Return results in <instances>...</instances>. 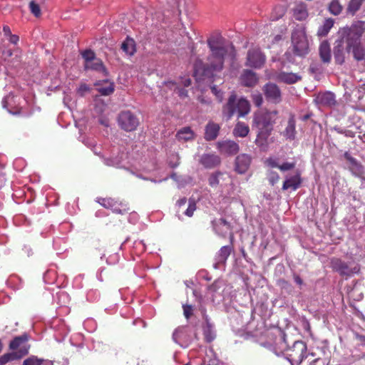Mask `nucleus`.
<instances>
[{
	"mask_svg": "<svg viewBox=\"0 0 365 365\" xmlns=\"http://www.w3.org/2000/svg\"><path fill=\"white\" fill-rule=\"evenodd\" d=\"M210 49V54L207 57V62L197 58L193 64L194 76L197 78L203 76L211 77L214 73L221 71L224 68L225 58L227 55L232 57L235 56L233 45L224 46L221 37H212L207 41Z\"/></svg>",
	"mask_w": 365,
	"mask_h": 365,
	"instance_id": "nucleus-1",
	"label": "nucleus"
},
{
	"mask_svg": "<svg viewBox=\"0 0 365 365\" xmlns=\"http://www.w3.org/2000/svg\"><path fill=\"white\" fill-rule=\"evenodd\" d=\"M365 31L364 24L357 21L350 26L341 28L342 39L345 41L346 51L352 53L354 58L361 61L365 56V48L361 42V38Z\"/></svg>",
	"mask_w": 365,
	"mask_h": 365,
	"instance_id": "nucleus-2",
	"label": "nucleus"
},
{
	"mask_svg": "<svg viewBox=\"0 0 365 365\" xmlns=\"http://www.w3.org/2000/svg\"><path fill=\"white\" fill-rule=\"evenodd\" d=\"M254 122L259 130L255 143L262 145L272 130V121L270 115H255Z\"/></svg>",
	"mask_w": 365,
	"mask_h": 365,
	"instance_id": "nucleus-3",
	"label": "nucleus"
},
{
	"mask_svg": "<svg viewBox=\"0 0 365 365\" xmlns=\"http://www.w3.org/2000/svg\"><path fill=\"white\" fill-rule=\"evenodd\" d=\"M225 108L228 114H248L250 110V103L246 98H237L236 94L232 93L229 97Z\"/></svg>",
	"mask_w": 365,
	"mask_h": 365,
	"instance_id": "nucleus-4",
	"label": "nucleus"
},
{
	"mask_svg": "<svg viewBox=\"0 0 365 365\" xmlns=\"http://www.w3.org/2000/svg\"><path fill=\"white\" fill-rule=\"evenodd\" d=\"M307 350V347L305 342L301 340L296 341L287 353V359L291 364L294 365V363L301 364L308 356Z\"/></svg>",
	"mask_w": 365,
	"mask_h": 365,
	"instance_id": "nucleus-5",
	"label": "nucleus"
},
{
	"mask_svg": "<svg viewBox=\"0 0 365 365\" xmlns=\"http://www.w3.org/2000/svg\"><path fill=\"white\" fill-rule=\"evenodd\" d=\"M292 43L295 55L303 57L309 53L308 41L303 31H294L292 35Z\"/></svg>",
	"mask_w": 365,
	"mask_h": 365,
	"instance_id": "nucleus-6",
	"label": "nucleus"
},
{
	"mask_svg": "<svg viewBox=\"0 0 365 365\" xmlns=\"http://www.w3.org/2000/svg\"><path fill=\"white\" fill-rule=\"evenodd\" d=\"M330 267L334 271L339 272L341 276H351L353 274L359 273L360 271L358 265L350 267L348 263L337 257L331 259Z\"/></svg>",
	"mask_w": 365,
	"mask_h": 365,
	"instance_id": "nucleus-7",
	"label": "nucleus"
},
{
	"mask_svg": "<svg viewBox=\"0 0 365 365\" xmlns=\"http://www.w3.org/2000/svg\"><path fill=\"white\" fill-rule=\"evenodd\" d=\"M265 56L259 48H252L248 50L245 65L255 68H261L265 62Z\"/></svg>",
	"mask_w": 365,
	"mask_h": 365,
	"instance_id": "nucleus-8",
	"label": "nucleus"
},
{
	"mask_svg": "<svg viewBox=\"0 0 365 365\" xmlns=\"http://www.w3.org/2000/svg\"><path fill=\"white\" fill-rule=\"evenodd\" d=\"M117 121L120 128L126 132L136 130L140 124L136 115H118Z\"/></svg>",
	"mask_w": 365,
	"mask_h": 365,
	"instance_id": "nucleus-9",
	"label": "nucleus"
},
{
	"mask_svg": "<svg viewBox=\"0 0 365 365\" xmlns=\"http://www.w3.org/2000/svg\"><path fill=\"white\" fill-rule=\"evenodd\" d=\"M344 43L345 41L342 39L340 29L338 31V39L335 41L333 51L335 63L339 65H342L345 62V53L346 51L344 46Z\"/></svg>",
	"mask_w": 365,
	"mask_h": 365,
	"instance_id": "nucleus-10",
	"label": "nucleus"
},
{
	"mask_svg": "<svg viewBox=\"0 0 365 365\" xmlns=\"http://www.w3.org/2000/svg\"><path fill=\"white\" fill-rule=\"evenodd\" d=\"M263 91L267 101L274 103H278L281 101V91L276 84L272 83H266L263 87Z\"/></svg>",
	"mask_w": 365,
	"mask_h": 365,
	"instance_id": "nucleus-11",
	"label": "nucleus"
},
{
	"mask_svg": "<svg viewBox=\"0 0 365 365\" xmlns=\"http://www.w3.org/2000/svg\"><path fill=\"white\" fill-rule=\"evenodd\" d=\"M252 158L247 154H240L237 156L235 162V170L239 174H245L249 169Z\"/></svg>",
	"mask_w": 365,
	"mask_h": 365,
	"instance_id": "nucleus-12",
	"label": "nucleus"
},
{
	"mask_svg": "<svg viewBox=\"0 0 365 365\" xmlns=\"http://www.w3.org/2000/svg\"><path fill=\"white\" fill-rule=\"evenodd\" d=\"M217 146L221 153L230 155L237 154L240 150L239 145L230 140L218 142Z\"/></svg>",
	"mask_w": 365,
	"mask_h": 365,
	"instance_id": "nucleus-13",
	"label": "nucleus"
},
{
	"mask_svg": "<svg viewBox=\"0 0 365 365\" xmlns=\"http://www.w3.org/2000/svg\"><path fill=\"white\" fill-rule=\"evenodd\" d=\"M344 158L349 163L350 171L356 176L360 177L364 173L363 165L356 159L351 157L349 152H345Z\"/></svg>",
	"mask_w": 365,
	"mask_h": 365,
	"instance_id": "nucleus-14",
	"label": "nucleus"
},
{
	"mask_svg": "<svg viewBox=\"0 0 365 365\" xmlns=\"http://www.w3.org/2000/svg\"><path fill=\"white\" fill-rule=\"evenodd\" d=\"M302 183V179L301 177V173L297 170L294 175L289 177L286 179L282 185V190H287L292 189L293 190H297Z\"/></svg>",
	"mask_w": 365,
	"mask_h": 365,
	"instance_id": "nucleus-15",
	"label": "nucleus"
},
{
	"mask_svg": "<svg viewBox=\"0 0 365 365\" xmlns=\"http://www.w3.org/2000/svg\"><path fill=\"white\" fill-rule=\"evenodd\" d=\"M200 163L205 168H213L219 165L221 163L220 158L213 153L203 154L200 160Z\"/></svg>",
	"mask_w": 365,
	"mask_h": 365,
	"instance_id": "nucleus-16",
	"label": "nucleus"
},
{
	"mask_svg": "<svg viewBox=\"0 0 365 365\" xmlns=\"http://www.w3.org/2000/svg\"><path fill=\"white\" fill-rule=\"evenodd\" d=\"M29 353V349L26 347H21L16 352L6 353L0 357V365H4L9 361L19 359L26 356Z\"/></svg>",
	"mask_w": 365,
	"mask_h": 365,
	"instance_id": "nucleus-17",
	"label": "nucleus"
},
{
	"mask_svg": "<svg viewBox=\"0 0 365 365\" xmlns=\"http://www.w3.org/2000/svg\"><path fill=\"white\" fill-rule=\"evenodd\" d=\"M315 101L317 104L323 106L331 107L336 104L335 96L331 92L319 93Z\"/></svg>",
	"mask_w": 365,
	"mask_h": 365,
	"instance_id": "nucleus-18",
	"label": "nucleus"
},
{
	"mask_svg": "<svg viewBox=\"0 0 365 365\" xmlns=\"http://www.w3.org/2000/svg\"><path fill=\"white\" fill-rule=\"evenodd\" d=\"M241 83L246 87H254L258 81L256 73L250 70H245L240 77Z\"/></svg>",
	"mask_w": 365,
	"mask_h": 365,
	"instance_id": "nucleus-19",
	"label": "nucleus"
},
{
	"mask_svg": "<svg viewBox=\"0 0 365 365\" xmlns=\"http://www.w3.org/2000/svg\"><path fill=\"white\" fill-rule=\"evenodd\" d=\"M276 79L279 82H282L287 84H293L300 81L302 77L297 73L282 71L277 75Z\"/></svg>",
	"mask_w": 365,
	"mask_h": 365,
	"instance_id": "nucleus-20",
	"label": "nucleus"
},
{
	"mask_svg": "<svg viewBox=\"0 0 365 365\" xmlns=\"http://www.w3.org/2000/svg\"><path fill=\"white\" fill-rule=\"evenodd\" d=\"M95 86H98L97 90L103 96H109L114 92L113 83L108 80L97 81Z\"/></svg>",
	"mask_w": 365,
	"mask_h": 365,
	"instance_id": "nucleus-21",
	"label": "nucleus"
},
{
	"mask_svg": "<svg viewBox=\"0 0 365 365\" xmlns=\"http://www.w3.org/2000/svg\"><path fill=\"white\" fill-rule=\"evenodd\" d=\"M319 53L321 60L326 63L331 61V48L329 43L324 41H322L319 48Z\"/></svg>",
	"mask_w": 365,
	"mask_h": 365,
	"instance_id": "nucleus-22",
	"label": "nucleus"
},
{
	"mask_svg": "<svg viewBox=\"0 0 365 365\" xmlns=\"http://www.w3.org/2000/svg\"><path fill=\"white\" fill-rule=\"evenodd\" d=\"M220 125L217 123H209L205 128V138L206 140H213L216 139L220 130Z\"/></svg>",
	"mask_w": 365,
	"mask_h": 365,
	"instance_id": "nucleus-23",
	"label": "nucleus"
},
{
	"mask_svg": "<svg viewBox=\"0 0 365 365\" xmlns=\"http://www.w3.org/2000/svg\"><path fill=\"white\" fill-rule=\"evenodd\" d=\"M29 340V336L27 334H24L21 336H18L14 338V339L9 343V349L11 350H16L18 348L19 349L21 347L29 348V346H24L23 344H26Z\"/></svg>",
	"mask_w": 365,
	"mask_h": 365,
	"instance_id": "nucleus-24",
	"label": "nucleus"
},
{
	"mask_svg": "<svg viewBox=\"0 0 365 365\" xmlns=\"http://www.w3.org/2000/svg\"><path fill=\"white\" fill-rule=\"evenodd\" d=\"M250 132V128L247 124L238 121L232 131L235 137L245 138Z\"/></svg>",
	"mask_w": 365,
	"mask_h": 365,
	"instance_id": "nucleus-25",
	"label": "nucleus"
},
{
	"mask_svg": "<svg viewBox=\"0 0 365 365\" xmlns=\"http://www.w3.org/2000/svg\"><path fill=\"white\" fill-rule=\"evenodd\" d=\"M232 250V245H226L222 247L217 255V263L225 264Z\"/></svg>",
	"mask_w": 365,
	"mask_h": 365,
	"instance_id": "nucleus-26",
	"label": "nucleus"
},
{
	"mask_svg": "<svg viewBox=\"0 0 365 365\" xmlns=\"http://www.w3.org/2000/svg\"><path fill=\"white\" fill-rule=\"evenodd\" d=\"M121 49L129 56H133L136 51L135 42V41L127 37L125 40L121 44Z\"/></svg>",
	"mask_w": 365,
	"mask_h": 365,
	"instance_id": "nucleus-27",
	"label": "nucleus"
},
{
	"mask_svg": "<svg viewBox=\"0 0 365 365\" xmlns=\"http://www.w3.org/2000/svg\"><path fill=\"white\" fill-rule=\"evenodd\" d=\"M176 138L179 140H183L186 142L194 139L195 134L190 127H184L178 131Z\"/></svg>",
	"mask_w": 365,
	"mask_h": 365,
	"instance_id": "nucleus-28",
	"label": "nucleus"
},
{
	"mask_svg": "<svg viewBox=\"0 0 365 365\" xmlns=\"http://www.w3.org/2000/svg\"><path fill=\"white\" fill-rule=\"evenodd\" d=\"M84 68L86 70L91 69L97 71H102L103 73L107 72L102 60L98 58L93 61H91L88 64H85Z\"/></svg>",
	"mask_w": 365,
	"mask_h": 365,
	"instance_id": "nucleus-29",
	"label": "nucleus"
},
{
	"mask_svg": "<svg viewBox=\"0 0 365 365\" xmlns=\"http://www.w3.org/2000/svg\"><path fill=\"white\" fill-rule=\"evenodd\" d=\"M308 16L306 6L304 4L297 5L294 9V16L297 20H304Z\"/></svg>",
	"mask_w": 365,
	"mask_h": 365,
	"instance_id": "nucleus-30",
	"label": "nucleus"
},
{
	"mask_svg": "<svg viewBox=\"0 0 365 365\" xmlns=\"http://www.w3.org/2000/svg\"><path fill=\"white\" fill-rule=\"evenodd\" d=\"M295 120L292 117L288 121L287 126L284 130V136L290 140H294L295 138Z\"/></svg>",
	"mask_w": 365,
	"mask_h": 365,
	"instance_id": "nucleus-31",
	"label": "nucleus"
},
{
	"mask_svg": "<svg viewBox=\"0 0 365 365\" xmlns=\"http://www.w3.org/2000/svg\"><path fill=\"white\" fill-rule=\"evenodd\" d=\"M365 0H350L346 11L348 14L354 15L361 8Z\"/></svg>",
	"mask_w": 365,
	"mask_h": 365,
	"instance_id": "nucleus-32",
	"label": "nucleus"
},
{
	"mask_svg": "<svg viewBox=\"0 0 365 365\" xmlns=\"http://www.w3.org/2000/svg\"><path fill=\"white\" fill-rule=\"evenodd\" d=\"M334 21L332 19H327L324 21L323 25L318 29L319 36H326L334 26Z\"/></svg>",
	"mask_w": 365,
	"mask_h": 365,
	"instance_id": "nucleus-33",
	"label": "nucleus"
},
{
	"mask_svg": "<svg viewBox=\"0 0 365 365\" xmlns=\"http://www.w3.org/2000/svg\"><path fill=\"white\" fill-rule=\"evenodd\" d=\"M203 335L205 341L207 343L212 342L215 338V334L212 330V326L208 321H207L206 327L203 329Z\"/></svg>",
	"mask_w": 365,
	"mask_h": 365,
	"instance_id": "nucleus-34",
	"label": "nucleus"
},
{
	"mask_svg": "<svg viewBox=\"0 0 365 365\" xmlns=\"http://www.w3.org/2000/svg\"><path fill=\"white\" fill-rule=\"evenodd\" d=\"M81 56L85 61V64L93 61L96 58V53L91 49H86L81 53Z\"/></svg>",
	"mask_w": 365,
	"mask_h": 365,
	"instance_id": "nucleus-35",
	"label": "nucleus"
},
{
	"mask_svg": "<svg viewBox=\"0 0 365 365\" xmlns=\"http://www.w3.org/2000/svg\"><path fill=\"white\" fill-rule=\"evenodd\" d=\"M329 11L334 15H339L342 11V6L338 1H332L329 6Z\"/></svg>",
	"mask_w": 365,
	"mask_h": 365,
	"instance_id": "nucleus-36",
	"label": "nucleus"
},
{
	"mask_svg": "<svg viewBox=\"0 0 365 365\" xmlns=\"http://www.w3.org/2000/svg\"><path fill=\"white\" fill-rule=\"evenodd\" d=\"M186 327H180L177 328L173 334V339L175 342L181 340L183 336L186 334Z\"/></svg>",
	"mask_w": 365,
	"mask_h": 365,
	"instance_id": "nucleus-37",
	"label": "nucleus"
},
{
	"mask_svg": "<svg viewBox=\"0 0 365 365\" xmlns=\"http://www.w3.org/2000/svg\"><path fill=\"white\" fill-rule=\"evenodd\" d=\"M112 210L114 213L123 215L129 211V207L126 204H117L115 202V205L113 206Z\"/></svg>",
	"mask_w": 365,
	"mask_h": 365,
	"instance_id": "nucleus-38",
	"label": "nucleus"
},
{
	"mask_svg": "<svg viewBox=\"0 0 365 365\" xmlns=\"http://www.w3.org/2000/svg\"><path fill=\"white\" fill-rule=\"evenodd\" d=\"M42 363V359H39L35 356H31L25 359L22 365H41Z\"/></svg>",
	"mask_w": 365,
	"mask_h": 365,
	"instance_id": "nucleus-39",
	"label": "nucleus"
},
{
	"mask_svg": "<svg viewBox=\"0 0 365 365\" xmlns=\"http://www.w3.org/2000/svg\"><path fill=\"white\" fill-rule=\"evenodd\" d=\"M29 9L31 12L36 16L39 17L41 14L39 5L34 1H31L29 3Z\"/></svg>",
	"mask_w": 365,
	"mask_h": 365,
	"instance_id": "nucleus-40",
	"label": "nucleus"
},
{
	"mask_svg": "<svg viewBox=\"0 0 365 365\" xmlns=\"http://www.w3.org/2000/svg\"><path fill=\"white\" fill-rule=\"evenodd\" d=\"M196 207H196V203H195V200H192V199H190L189 200L188 207L185 210V215H187V217H192V215L194 214V212L196 210Z\"/></svg>",
	"mask_w": 365,
	"mask_h": 365,
	"instance_id": "nucleus-41",
	"label": "nucleus"
},
{
	"mask_svg": "<svg viewBox=\"0 0 365 365\" xmlns=\"http://www.w3.org/2000/svg\"><path fill=\"white\" fill-rule=\"evenodd\" d=\"M221 175V173H212L209 179H208V182H209V185L211 186V187H216L217 185H218L220 181H219V175Z\"/></svg>",
	"mask_w": 365,
	"mask_h": 365,
	"instance_id": "nucleus-42",
	"label": "nucleus"
},
{
	"mask_svg": "<svg viewBox=\"0 0 365 365\" xmlns=\"http://www.w3.org/2000/svg\"><path fill=\"white\" fill-rule=\"evenodd\" d=\"M279 180V175L277 172L271 171L269 173L268 180L271 185H274Z\"/></svg>",
	"mask_w": 365,
	"mask_h": 365,
	"instance_id": "nucleus-43",
	"label": "nucleus"
},
{
	"mask_svg": "<svg viewBox=\"0 0 365 365\" xmlns=\"http://www.w3.org/2000/svg\"><path fill=\"white\" fill-rule=\"evenodd\" d=\"M252 98L253 103L257 107H260L262 105L263 98L260 93L253 94L252 96Z\"/></svg>",
	"mask_w": 365,
	"mask_h": 365,
	"instance_id": "nucleus-44",
	"label": "nucleus"
},
{
	"mask_svg": "<svg viewBox=\"0 0 365 365\" xmlns=\"http://www.w3.org/2000/svg\"><path fill=\"white\" fill-rule=\"evenodd\" d=\"M90 91L89 86L86 83H81L77 89V93L80 96H83L86 93Z\"/></svg>",
	"mask_w": 365,
	"mask_h": 365,
	"instance_id": "nucleus-45",
	"label": "nucleus"
},
{
	"mask_svg": "<svg viewBox=\"0 0 365 365\" xmlns=\"http://www.w3.org/2000/svg\"><path fill=\"white\" fill-rule=\"evenodd\" d=\"M101 204L106 208L113 209V206L115 205V202L110 198H103L101 200Z\"/></svg>",
	"mask_w": 365,
	"mask_h": 365,
	"instance_id": "nucleus-46",
	"label": "nucleus"
},
{
	"mask_svg": "<svg viewBox=\"0 0 365 365\" xmlns=\"http://www.w3.org/2000/svg\"><path fill=\"white\" fill-rule=\"evenodd\" d=\"M294 167H295L294 162H292V163L286 162V163H282V165H279V169L281 171L284 172V171L290 170L293 169Z\"/></svg>",
	"mask_w": 365,
	"mask_h": 365,
	"instance_id": "nucleus-47",
	"label": "nucleus"
},
{
	"mask_svg": "<svg viewBox=\"0 0 365 365\" xmlns=\"http://www.w3.org/2000/svg\"><path fill=\"white\" fill-rule=\"evenodd\" d=\"M182 308H183V314H184L185 317L187 319H190V317L192 315V312H193L192 306L185 304V305H183Z\"/></svg>",
	"mask_w": 365,
	"mask_h": 365,
	"instance_id": "nucleus-48",
	"label": "nucleus"
},
{
	"mask_svg": "<svg viewBox=\"0 0 365 365\" xmlns=\"http://www.w3.org/2000/svg\"><path fill=\"white\" fill-rule=\"evenodd\" d=\"M265 163L267 166L272 168H278L279 165L278 164L277 160L273 158H269L266 160Z\"/></svg>",
	"mask_w": 365,
	"mask_h": 365,
	"instance_id": "nucleus-49",
	"label": "nucleus"
},
{
	"mask_svg": "<svg viewBox=\"0 0 365 365\" xmlns=\"http://www.w3.org/2000/svg\"><path fill=\"white\" fill-rule=\"evenodd\" d=\"M217 226L223 225L225 226L226 228L229 230H232V226L229 222H227L225 218H220L219 219L217 224Z\"/></svg>",
	"mask_w": 365,
	"mask_h": 365,
	"instance_id": "nucleus-50",
	"label": "nucleus"
},
{
	"mask_svg": "<svg viewBox=\"0 0 365 365\" xmlns=\"http://www.w3.org/2000/svg\"><path fill=\"white\" fill-rule=\"evenodd\" d=\"M9 41L10 43H11L13 44H17V43L19 42V37L17 35L11 34V35L9 36Z\"/></svg>",
	"mask_w": 365,
	"mask_h": 365,
	"instance_id": "nucleus-51",
	"label": "nucleus"
},
{
	"mask_svg": "<svg viewBox=\"0 0 365 365\" xmlns=\"http://www.w3.org/2000/svg\"><path fill=\"white\" fill-rule=\"evenodd\" d=\"M310 365H325V363L323 359H322L320 358H317V359H314L311 362Z\"/></svg>",
	"mask_w": 365,
	"mask_h": 365,
	"instance_id": "nucleus-52",
	"label": "nucleus"
},
{
	"mask_svg": "<svg viewBox=\"0 0 365 365\" xmlns=\"http://www.w3.org/2000/svg\"><path fill=\"white\" fill-rule=\"evenodd\" d=\"M102 118H101L98 121L105 126H108V120L106 118V115H101Z\"/></svg>",
	"mask_w": 365,
	"mask_h": 365,
	"instance_id": "nucleus-53",
	"label": "nucleus"
},
{
	"mask_svg": "<svg viewBox=\"0 0 365 365\" xmlns=\"http://www.w3.org/2000/svg\"><path fill=\"white\" fill-rule=\"evenodd\" d=\"M356 338L358 339L362 345L365 346V336L361 334H356Z\"/></svg>",
	"mask_w": 365,
	"mask_h": 365,
	"instance_id": "nucleus-54",
	"label": "nucleus"
},
{
	"mask_svg": "<svg viewBox=\"0 0 365 365\" xmlns=\"http://www.w3.org/2000/svg\"><path fill=\"white\" fill-rule=\"evenodd\" d=\"M3 32H4V35L7 36H9V35L11 34V31L9 26H4Z\"/></svg>",
	"mask_w": 365,
	"mask_h": 365,
	"instance_id": "nucleus-55",
	"label": "nucleus"
},
{
	"mask_svg": "<svg viewBox=\"0 0 365 365\" xmlns=\"http://www.w3.org/2000/svg\"><path fill=\"white\" fill-rule=\"evenodd\" d=\"M294 280L299 285H302L303 284L302 279L297 274L294 275Z\"/></svg>",
	"mask_w": 365,
	"mask_h": 365,
	"instance_id": "nucleus-56",
	"label": "nucleus"
},
{
	"mask_svg": "<svg viewBox=\"0 0 365 365\" xmlns=\"http://www.w3.org/2000/svg\"><path fill=\"white\" fill-rule=\"evenodd\" d=\"M187 202V198L186 197H182V198H180V200H178L177 201V205L179 206V207H181V206H183L186 204Z\"/></svg>",
	"mask_w": 365,
	"mask_h": 365,
	"instance_id": "nucleus-57",
	"label": "nucleus"
},
{
	"mask_svg": "<svg viewBox=\"0 0 365 365\" xmlns=\"http://www.w3.org/2000/svg\"><path fill=\"white\" fill-rule=\"evenodd\" d=\"M274 10H278L279 17L282 16L284 14V9L282 6L276 7Z\"/></svg>",
	"mask_w": 365,
	"mask_h": 365,
	"instance_id": "nucleus-58",
	"label": "nucleus"
},
{
	"mask_svg": "<svg viewBox=\"0 0 365 365\" xmlns=\"http://www.w3.org/2000/svg\"><path fill=\"white\" fill-rule=\"evenodd\" d=\"M106 164L107 165H109V166H110V165H113V163H111V160H109V159H107V160H106Z\"/></svg>",
	"mask_w": 365,
	"mask_h": 365,
	"instance_id": "nucleus-59",
	"label": "nucleus"
},
{
	"mask_svg": "<svg viewBox=\"0 0 365 365\" xmlns=\"http://www.w3.org/2000/svg\"><path fill=\"white\" fill-rule=\"evenodd\" d=\"M212 93H214L215 95L217 96L218 92H217V89L215 86L212 87Z\"/></svg>",
	"mask_w": 365,
	"mask_h": 365,
	"instance_id": "nucleus-60",
	"label": "nucleus"
},
{
	"mask_svg": "<svg viewBox=\"0 0 365 365\" xmlns=\"http://www.w3.org/2000/svg\"><path fill=\"white\" fill-rule=\"evenodd\" d=\"M6 54L8 56H12V51L11 50H9L6 51Z\"/></svg>",
	"mask_w": 365,
	"mask_h": 365,
	"instance_id": "nucleus-61",
	"label": "nucleus"
},
{
	"mask_svg": "<svg viewBox=\"0 0 365 365\" xmlns=\"http://www.w3.org/2000/svg\"><path fill=\"white\" fill-rule=\"evenodd\" d=\"M309 117H310V115H304L302 120L304 121H305V120H308Z\"/></svg>",
	"mask_w": 365,
	"mask_h": 365,
	"instance_id": "nucleus-62",
	"label": "nucleus"
},
{
	"mask_svg": "<svg viewBox=\"0 0 365 365\" xmlns=\"http://www.w3.org/2000/svg\"><path fill=\"white\" fill-rule=\"evenodd\" d=\"M230 241H231V243L232 242V240L234 239V235L233 233H230Z\"/></svg>",
	"mask_w": 365,
	"mask_h": 365,
	"instance_id": "nucleus-63",
	"label": "nucleus"
},
{
	"mask_svg": "<svg viewBox=\"0 0 365 365\" xmlns=\"http://www.w3.org/2000/svg\"><path fill=\"white\" fill-rule=\"evenodd\" d=\"M180 95H185L186 96L187 95V91H184V90H182L180 91Z\"/></svg>",
	"mask_w": 365,
	"mask_h": 365,
	"instance_id": "nucleus-64",
	"label": "nucleus"
}]
</instances>
